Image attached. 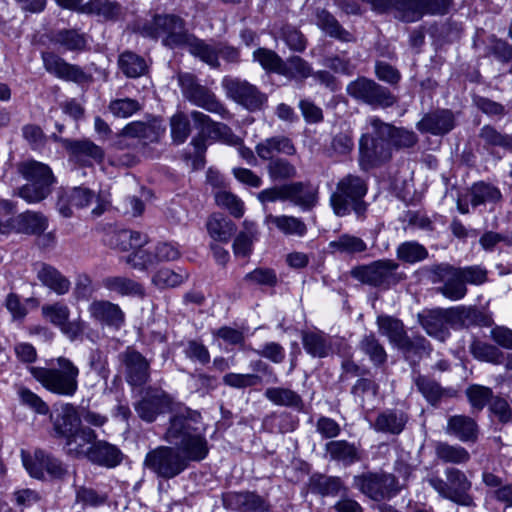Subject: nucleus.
Instances as JSON below:
<instances>
[{
    "label": "nucleus",
    "mask_w": 512,
    "mask_h": 512,
    "mask_svg": "<svg viewBox=\"0 0 512 512\" xmlns=\"http://www.w3.org/2000/svg\"><path fill=\"white\" fill-rule=\"evenodd\" d=\"M370 130L359 140L361 161L378 166L391 160L393 150H409L419 141L417 134L404 127H397L378 117L368 120Z\"/></svg>",
    "instance_id": "1"
},
{
    "label": "nucleus",
    "mask_w": 512,
    "mask_h": 512,
    "mask_svg": "<svg viewBox=\"0 0 512 512\" xmlns=\"http://www.w3.org/2000/svg\"><path fill=\"white\" fill-rule=\"evenodd\" d=\"M199 415L190 409H183L170 418L163 439L175 446L185 457L186 466L190 461H201L208 455L209 447L206 438L194 427Z\"/></svg>",
    "instance_id": "2"
},
{
    "label": "nucleus",
    "mask_w": 512,
    "mask_h": 512,
    "mask_svg": "<svg viewBox=\"0 0 512 512\" xmlns=\"http://www.w3.org/2000/svg\"><path fill=\"white\" fill-rule=\"evenodd\" d=\"M368 192L367 182L360 176L347 174L336 184L330 196V205L335 215L344 217L354 213L358 220H364L369 204L364 200Z\"/></svg>",
    "instance_id": "3"
},
{
    "label": "nucleus",
    "mask_w": 512,
    "mask_h": 512,
    "mask_svg": "<svg viewBox=\"0 0 512 512\" xmlns=\"http://www.w3.org/2000/svg\"><path fill=\"white\" fill-rule=\"evenodd\" d=\"M57 367H29V372L46 390L73 397L78 390L79 368L69 359L60 356L55 359Z\"/></svg>",
    "instance_id": "4"
},
{
    "label": "nucleus",
    "mask_w": 512,
    "mask_h": 512,
    "mask_svg": "<svg viewBox=\"0 0 512 512\" xmlns=\"http://www.w3.org/2000/svg\"><path fill=\"white\" fill-rule=\"evenodd\" d=\"M378 12L393 11L394 17L402 22L419 21L424 15H444L452 0H362Z\"/></svg>",
    "instance_id": "5"
},
{
    "label": "nucleus",
    "mask_w": 512,
    "mask_h": 512,
    "mask_svg": "<svg viewBox=\"0 0 512 512\" xmlns=\"http://www.w3.org/2000/svg\"><path fill=\"white\" fill-rule=\"evenodd\" d=\"M140 32L154 39L162 37L163 45L171 49L184 48L192 36L184 19L174 14L155 15L142 25Z\"/></svg>",
    "instance_id": "6"
},
{
    "label": "nucleus",
    "mask_w": 512,
    "mask_h": 512,
    "mask_svg": "<svg viewBox=\"0 0 512 512\" xmlns=\"http://www.w3.org/2000/svg\"><path fill=\"white\" fill-rule=\"evenodd\" d=\"M444 475L445 480L434 476L427 481L441 497L461 506H475L473 496L470 494L472 482L467 475L455 467H447Z\"/></svg>",
    "instance_id": "7"
},
{
    "label": "nucleus",
    "mask_w": 512,
    "mask_h": 512,
    "mask_svg": "<svg viewBox=\"0 0 512 512\" xmlns=\"http://www.w3.org/2000/svg\"><path fill=\"white\" fill-rule=\"evenodd\" d=\"M399 264L390 259L374 261L368 265L354 267L351 276L363 284L388 290L403 280L398 273Z\"/></svg>",
    "instance_id": "8"
},
{
    "label": "nucleus",
    "mask_w": 512,
    "mask_h": 512,
    "mask_svg": "<svg viewBox=\"0 0 512 512\" xmlns=\"http://www.w3.org/2000/svg\"><path fill=\"white\" fill-rule=\"evenodd\" d=\"M178 84L185 99L193 105L218 114L223 119L230 117L229 111L217 99L216 95L208 87L201 85L197 77L191 73H179Z\"/></svg>",
    "instance_id": "9"
},
{
    "label": "nucleus",
    "mask_w": 512,
    "mask_h": 512,
    "mask_svg": "<svg viewBox=\"0 0 512 512\" xmlns=\"http://www.w3.org/2000/svg\"><path fill=\"white\" fill-rule=\"evenodd\" d=\"M354 486L374 501L391 499L402 489L395 475L386 472H367L353 479Z\"/></svg>",
    "instance_id": "10"
},
{
    "label": "nucleus",
    "mask_w": 512,
    "mask_h": 512,
    "mask_svg": "<svg viewBox=\"0 0 512 512\" xmlns=\"http://www.w3.org/2000/svg\"><path fill=\"white\" fill-rule=\"evenodd\" d=\"M144 466L163 479H172L186 468L185 457L175 447L159 446L149 451L144 459Z\"/></svg>",
    "instance_id": "11"
},
{
    "label": "nucleus",
    "mask_w": 512,
    "mask_h": 512,
    "mask_svg": "<svg viewBox=\"0 0 512 512\" xmlns=\"http://www.w3.org/2000/svg\"><path fill=\"white\" fill-rule=\"evenodd\" d=\"M432 283L443 285L436 288V291L451 301L463 299L467 294V287L464 285L456 267L449 263L432 264L425 268Z\"/></svg>",
    "instance_id": "12"
},
{
    "label": "nucleus",
    "mask_w": 512,
    "mask_h": 512,
    "mask_svg": "<svg viewBox=\"0 0 512 512\" xmlns=\"http://www.w3.org/2000/svg\"><path fill=\"white\" fill-rule=\"evenodd\" d=\"M346 90L352 98L372 107L388 108L396 103V97L388 88L365 77L350 82Z\"/></svg>",
    "instance_id": "13"
},
{
    "label": "nucleus",
    "mask_w": 512,
    "mask_h": 512,
    "mask_svg": "<svg viewBox=\"0 0 512 512\" xmlns=\"http://www.w3.org/2000/svg\"><path fill=\"white\" fill-rule=\"evenodd\" d=\"M227 98L245 107L249 111L261 109L267 97L255 85L247 80L226 76L221 82Z\"/></svg>",
    "instance_id": "14"
},
{
    "label": "nucleus",
    "mask_w": 512,
    "mask_h": 512,
    "mask_svg": "<svg viewBox=\"0 0 512 512\" xmlns=\"http://www.w3.org/2000/svg\"><path fill=\"white\" fill-rule=\"evenodd\" d=\"M48 224L49 220L43 213L28 210L7 221L0 219V232L7 234L14 231L26 235H40L46 231Z\"/></svg>",
    "instance_id": "15"
},
{
    "label": "nucleus",
    "mask_w": 512,
    "mask_h": 512,
    "mask_svg": "<svg viewBox=\"0 0 512 512\" xmlns=\"http://www.w3.org/2000/svg\"><path fill=\"white\" fill-rule=\"evenodd\" d=\"M125 368V378L131 386H142L150 377L149 361L134 348L128 347L118 355Z\"/></svg>",
    "instance_id": "16"
},
{
    "label": "nucleus",
    "mask_w": 512,
    "mask_h": 512,
    "mask_svg": "<svg viewBox=\"0 0 512 512\" xmlns=\"http://www.w3.org/2000/svg\"><path fill=\"white\" fill-rule=\"evenodd\" d=\"M191 118L195 127L200 130V133L207 136V138L215 141H221L230 146H237L241 144L243 139L232 131V129L224 123L213 121L208 115L200 111H192Z\"/></svg>",
    "instance_id": "17"
},
{
    "label": "nucleus",
    "mask_w": 512,
    "mask_h": 512,
    "mask_svg": "<svg viewBox=\"0 0 512 512\" xmlns=\"http://www.w3.org/2000/svg\"><path fill=\"white\" fill-rule=\"evenodd\" d=\"M191 118L195 127L200 130V133L207 136V138L215 141H221L230 146H237L241 144L243 139L232 131V129L224 123L213 121L208 115L200 111H192Z\"/></svg>",
    "instance_id": "18"
},
{
    "label": "nucleus",
    "mask_w": 512,
    "mask_h": 512,
    "mask_svg": "<svg viewBox=\"0 0 512 512\" xmlns=\"http://www.w3.org/2000/svg\"><path fill=\"white\" fill-rule=\"evenodd\" d=\"M41 58L45 70L59 79L82 84L91 78L80 66L66 62L53 52H42Z\"/></svg>",
    "instance_id": "19"
},
{
    "label": "nucleus",
    "mask_w": 512,
    "mask_h": 512,
    "mask_svg": "<svg viewBox=\"0 0 512 512\" xmlns=\"http://www.w3.org/2000/svg\"><path fill=\"white\" fill-rule=\"evenodd\" d=\"M222 501L226 509L237 512H272L269 501L255 492H228Z\"/></svg>",
    "instance_id": "20"
},
{
    "label": "nucleus",
    "mask_w": 512,
    "mask_h": 512,
    "mask_svg": "<svg viewBox=\"0 0 512 512\" xmlns=\"http://www.w3.org/2000/svg\"><path fill=\"white\" fill-rule=\"evenodd\" d=\"M418 321L429 336L439 341H445L450 335L449 328L452 323L448 308L423 310L418 314Z\"/></svg>",
    "instance_id": "21"
},
{
    "label": "nucleus",
    "mask_w": 512,
    "mask_h": 512,
    "mask_svg": "<svg viewBox=\"0 0 512 512\" xmlns=\"http://www.w3.org/2000/svg\"><path fill=\"white\" fill-rule=\"evenodd\" d=\"M170 406L171 399L165 392L149 389L141 400L135 404V411L142 420L151 423L155 421L159 414L170 409Z\"/></svg>",
    "instance_id": "22"
},
{
    "label": "nucleus",
    "mask_w": 512,
    "mask_h": 512,
    "mask_svg": "<svg viewBox=\"0 0 512 512\" xmlns=\"http://www.w3.org/2000/svg\"><path fill=\"white\" fill-rule=\"evenodd\" d=\"M24 465L29 474L37 479L44 478V471L53 479H62L67 473L65 466L58 458L43 450L35 451L34 460H24Z\"/></svg>",
    "instance_id": "23"
},
{
    "label": "nucleus",
    "mask_w": 512,
    "mask_h": 512,
    "mask_svg": "<svg viewBox=\"0 0 512 512\" xmlns=\"http://www.w3.org/2000/svg\"><path fill=\"white\" fill-rule=\"evenodd\" d=\"M456 118L449 109H436L426 113L416 124L421 133H429L435 136H444L454 129Z\"/></svg>",
    "instance_id": "24"
},
{
    "label": "nucleus",
    "mask_w": 512,
    "mask_h": 512,
    "mask_svg": "<svg viewBox=\"0 0 512 512\" xmlns=\"http://www.w3.org/2000/svg\"><path fill=\"white\" fill-rule=\"evenodd\" d=\"M88 312L96 322L119 330L125 323V313L118 304L108 300H94L88 307Z\"/></svg>",
    "instance_id": "25"
},
{
    "label": "nucleus",
    "mask_w": 512,
    "mask_h": 512,
    "mask_svg": "<svg viewBox=\"0 0 512 512\" xmlns=\"http://www.w3.org/2000/svg\"><path fill=\"white\" fill-rule=\"evenodd\" d=\"M409 421L408 413L399 408H388L378 413L372 428L379 433L401 434Z\"/></svg>",
    "instance_id": "26"
},
{
    "label": "nucleus",
    "mask_w": 512,
    "mask_h": 512,
    "mask_svg": "<svg viewBox=\"0 0 512 512\" xmlns=\"http://www.w3.org/2000/svg\"><path fill=\"white\" fill-rule=\"evenodd\" d=\"M123 457V453L116 445L96 439L92 446H89L87 459L93 464L114 468L122 462Z\"/></svg>",
    "instance_id": "27"
},
{
    "label": "nucleus",
    "mask_w": 512,
    "mask_h": 512,
    "mask_svg": "<svg viewBox=\"0 0 512 512\" xmlns=\"http://www.w3.org/2000/svg\"><path fill=\"white\" fill-rule=\"evenodd\" d=\"M257 156L263 161L275 159V155L284 154L292 156L296 153L293 141L284 135H276L266 138L255 146Z\"/></svg>",
    "instance_id": "28"
},
{
    "label": "nucleus",
    "mask_w": 512,
    "mask_h": 512,
    "mask_svg": "<svg viewBox=\"0 0 512 512\" xmlns=\"http://www.w3.org/2000/svg\"><path fill=\"white\" fill-rule=\"evenodd\" d=\"M96 432L89 427L80 426L71 435L65 437L64 449L67 455L74 458H87L89 453V446L96 441Z\"/></svg>",
    "instance_id": "29"
},
{
    "label": "nucleus",
    "mask_w": 512,
    "mask_h": 512,
    "mask_svg": "<svg viewBox=\"0 0 512 512\" xmlns=\"http://www.w3.org/2000/svg\"><path fill=\"white\" fill-rule=\"evenodd\" d=\"M102 286L107 291L122 297L143 299L146 296L145 288L140 282L123 275H113L103 278Z\"/></svg>",
    "instance_id": "30"
},
{
    "label": "nucleus",
    "mask_w": 512,
    "mask_h": 512,
    "mask_svg": "<svg viewBox=\"0 0 512 512\" xmlns=\"http://www.w3.org/2000/svg\"><path fill=\"white\" fill-rule=\"evenodd\" d=\"M53 430L56 437L65 438L81 426V418L74 405L66 403L56 411Z\"/></svg>",
    "instance_id": "31"
},
{
    "label": "nucleus",
    "mask_w": 512,
    "mask_h": 512,
    "mask_svg": "<svg viewBox=\"0 0 512 512\" xmlns=\"http://www.w3.org/2000/svg\"><path fill=\"white\" fill-rule=\"evenodd\" d=\"M285 201H290L302 210H311L317 203V190L303 182L284 185Z\"/></svg>",
    "instance_id": "32"
},
{
    "label": "nucleus",
    "mask_w": 512,
    "mask_h": 512,
    "mask_svg": "<svg viewBox=\"0 0 512 512\" xmlns=\"http://www.w3.org/2000/svg\"><path fill=\"white\" fill-rule=\"evenodd\" d=\"M325 451L331 461L350 466L361 460L359 448L346 440H332L325 444Z\"/></svg>",
    "instance_id": "33"
},
{
    "label": "nucleus",
    "mask_w": 512,
    "mask_h": 512,
    "mask_svg": "<svg viewBox=\"0 0 512 512\" xmlns=\"http://www.w3.org/2000/svg\"><path fill=\"white\" fill-rule=\"evenodd\" d=\"M446 433L456 437L462 442H476L478 426L476 422L465 415H454L447 421Z\"/></svg>",
    "instance_id": "34"
},
{
    "label": "nucleus",
    "mask_w": 512,
    "mask_h": 512,
    "mask_svg": "<svg viewBox=\"0 0 512 512\" xmlns=\"http://www.w3.org/2000/svg\"><path fill=\"white\" fill-rule=\"evenodd\" d=\"M17 169L29 183L45 185L51 188L55 181L51 168L35 160L21 162L18 164Z\"/></svg>",
    "instance_id": "35"
},
{
    "label": "nucleus",
    "mask_w": 512,
    "mask_h": 512,
    "mask_svg": "<svg viewBox=\"0 0 512 512\" xmlns=\"http://www.w3.org/2000/svg\"><path fill=\"white\" fill-rule=\"evenodd\" d=\"M38 280L57 295L66 294L71 286L67 277H65L58 269L46 264L40 263L37 269Z\"/></svg>",
    "instance_id": "36"
},
{
    "label": "nucleus",
    "mask_w": 512,
    "mask_h": 512,
    "mask_svg": "<svg viewBox=\"0 0 512 512\" xmlns=\"http://www.w3.org/2000/svg\"><path fill=\"white\" fill-rule=\"evenodd\" d=\"M413 383L419 393L432 406H437L444 397L451 396L450 390L443 388L435 379L422 374L413 377Z\"/></svg>",
    "instance_id": "37"
},
{
    "label": "nucleus",
    "mask_w": 512,
    "mask_h": 512,
    "mask_svg": "<svg viewBox=\"0 0 512 512\" xmlns=\"http://www.w3.org/2000/svg\"><path fill=\"white\" fill-rule=\"evenodd\" d=\"M265 398L276 406L302 411L304 401L299 393L282 386L269 387L264 392Z\"/></svg>",
    "instance_id": "38"
},
{
    "label": "nucleus",
    "mask_w": 512,
    "mask_h": 512,
    "mask_svg": "<svg viewBox=\"0 0 512 512\" xmlns=\"http://www.w3.org/2000/svg\"><path fill=\"white\" fill-rule=\"evenodd\" d=\"M81 13L116 21L123 15V8L117 1L89 0L81 7Z\"/></svg>",
    "instance_id": "39"
},
{
    "label": "nucleus",
    "mask_w": 512,
    "mask_h": 512,
    "mask_svg": "<svg viewBox=\"0 0 512 512\" xmlns=\"http://www.w3.org/2000/svg\"><path fill=\"white\" fill-rule=\"evenodd\" d=\"M316 24L323 32L332 38L342 42H351L354 40L353 35L342 27L334 15L325 9H318L316 11Z\"/></svg>",
    "instance_id": "40"
},
{
    "label": "nucleus",
    "mask_w": 512,
    "mask_h": 512,
    "mask_svg": "<svg viewBox=\"0 0 512 512\" xmlns=\"http://www.w3.org/2000/svg\"><path fill=\"white\" fill-rule=\"evenodd\" d=\"M264 222L267 225L275 226L285 235L302 237L307 233L306 224L300 218L294 216L268 214Z\"/></svg>",
    "instance_id": "41"
},
{
    "label": "nucleus",
    "mask_w": 512,
    "mask_h": 512,
    "mask_svg": "<svg viewBox=\"0 0 512 512\" xmlns=\"http://www.w3.org/2000/svg\"><path fill=\"white\" fill-rule=\"evenodd\" d=\"M62 146L77 158L89 157L97 162L104 159V151L101 147L88 139L71 140L61 139Z\"/></svg>",
    "instance_id": "42"
},
{
    "label": "nucleus",
    "mask_w": 512,
    "mask_h": 512,
    "mask_svg": "<svg viewBox=\"0 0 512 512\" xmlns=\"http://www.w3.org/2000/svg\"><path fill=\"white\" fill-rule=\"evenodd\" d=\"M206 227L213 240L224 243H227L236 232L235 223L221 214L211 215Z\"/></svg>",
    "instance_id": "43"
},
{
    "label": "nucleus",
    "mask_w": 512,
    "mask_h": 512,
    "mask_svg": "<svg viewBox=\"0 0 512 512\" xmlns=\"http://www.w3.org/2000/svg\"><path fill=\"white\" fill-rule=\"evenodd\" d=\"M379 332L386 336L390 343L398 347L407 336L404 324L401 320L388 315H380L376 320Z\"/></svg>",
    "instance_id": "44"
},
{
    "label": "nucleus",
    "mask_w": 512,
    "mask_h": 512,
    "mask_svg": "<svg viewBox=\"0 0 512 512\" xmlns=\"http://www.w3.org/2000/svg\"><path fill=\"white\" fill-rule=\"evenodd\" d=\"M184 48L209 66L213 68L219 66L217 45L208 44L192 34Z\"/></svg>",
    "instance_id": "45"
},
{
    "label": "nucleus",
    "mask_w": 512,
    "mask_h": 512,
    "mask_svg": "<svg viewBox=\"0 0 512 512\" xmlns=\"http://www.w3.org/2000/svg\"><path fill=\"white\" fill-rule=\"evenodd\" d=\"M448 309L452 327H469L485 323V315L476 307L458 306Z\"/></svg>",
    "instance_id": "46"
},
{
    "label": "nucleus",
    "mask_w": 512,
    "mask_h": 512,
    "mask_svg": "<svg viewBox=\"0 0 512 512\" xmlns=\"http://www.w3.org/2000/svg\"><path fill=\"white\" fill-rule=\"evenodd\" d=\"M310 488L312 492L322 496H336L341 492L347 494V488L339 477L323 474H316L311 477Z\"/></svg>",
    "instance_id": "47"
},
{
    "label": "nucleus",
    "mask_w": 512,
    "mask_h": 512,
    "mask_svg": "<svg viewBox=\"0 0 512 512\" xmlns=\"http://www.w3.org/2000/svg\"><path fill=\"white\" fill-rule=\"evenodd\" d=\"M259 232L257 225L245 220L243 222V230L236 236L233 243V251L236 256L247 257L252 252L255 241L258 240Z\"/></svg>",
    "instance_id": "48"
},
{
    "label": "nucleus",
    "mask_w": 512,
    "mask_h": 512,
    "mask_svg": "<svg viewBox=\"0 0 512 512\" xmlns=\"http://www.w3.org/2000/svg\"><path fill=\"white\" fill-rule=\"evenodd\" d=\"M357 348L366 355L376 367L382 366L387 361L385 348L374 333L365 334L359 341Z\"/></svg>",
    "instance_id": "49"
},
{
    "label": "nucleus",
    "mask_w": 512,
    "mask_h": 512,
    "mask_svg": "<svg viewBox=\"0 0 512 512\" xmlns=\"http://www.w3.org/2000/svg\"><path fill=\"white\" fill-rule=\"evenodd\" d=\"M302 344L305 351L312 357L324 358L331 349V343L323 332H302Z\"/></svg>",
    "instance_id": "50"
},
{
    "label": "nucleus",
    "mask_w": 512,
    "mask_h": 512,
    "mask_svg": "<svg viewBox=\"0 0 512 512\" xmlns=\"http://www.w3.org/2000/svg\"><path fill=\"white\" fill-rule=\"evenodd\" d=\"M435 455L443 463L454 465L466 464L470 460V454L464 447L447 442L435 444Z\"/></svg>",
    "instance_id": "51"
},
{
    "label": "nucleus",
    "mask_w": 512,
    "mask_h": 512,
    "mask_svg": "<svg viewBox=\"0 0 512 512\" xmlns=\"http://www.w3.org/2000/svg\"><path fill=\"white\" fill-rule=\"evenodd\" d=\"M471 205L477 207L487 203H497L502 199L501 191L493 184L479 181L470 188Z\"/></svg>",
    "instance_id": "52"
},
{
    "label": "nucleus",
    "mask_w": 512,
    "mask_h": 512,
    "mask_svg": "<svg viewBox=\"0 0 512 512\" xmlns=\"http://www.w3.org/2000/svg\"><path fill=\"white\" fill-rule=\"evenodd\" d=\"M118 66L122 73L128 78H138L143 76L148 70L146 60L131 51H125L120 54Z\"/></svg>",
    "instance_id": "53"
},
{
    "label": "nucleus",
    "mask_w": 512,
    "mask_h": 512,
    "mask_svg": "<svg viewBox=\"0 0 512 512\" xmlns=\"http://www.w3.org/2000/svg\"><path fill=\"white\" fill-rule=\"evenodd\" d=\"M162 132L159 127L140 121L131 122L122 130L124 136L139 138L144 144L157 142Z\"/></svg>",
    "instance_id": "54"
},
{
    "label": "nucleus",
    "mask_w": 512,
    "mask_h": 512,
    "mask_svg": "<svg viewBox=\"0 0 512 512\" xmlns=\"http://www.w3.org/2000/svg\"><path fill=\"white\" fill-rule=\"evenodd\" d=\"M51 41L68 51H83L87 44L85 35L75 29L58 30L52 35Z\"/></svg>",
    "instance_id": "55"
},
{
    "label": "nucleus",
    "mask_w": 512,
    "mask_h": 512,
    "mask_svg": "<svg viewBox=\"0 0 512 512\" xmlns=\"http://www.w3.org/2000/svg\"><path fill=\"white\" fill-rule=\"evenodd\" d=\"M379 392L378 383L370 377L364 376L358 378L351 387V395L362 408L367 401L374 400Z\"/></svg>",
    "instance_id": "56"
},
{
    "label": "nucleus",
    "mask_w": 512,
    "mask_h": 512,
    "mask_svg": "<svg viewBox=\"0 0 512 512\" xmlns=\"http://www.w3.org/2000/svg\"><path fill=\"white\" fill-rule=\"evenodd\" d=\"M311 65L300 56H291L283 60L280 75L294 80H304L312 75Z\"/></svg>",
    "instance_id": "57"
},
{
    "label": "nucleus",
    "mask_w": 512,
    "mask_h": 512,
    "mask_svg": "<svg viewBox=\"0 0 512 512\" xmlns=\"http://www.w3.org/2000/svg\"><path fill=\"white\" fill-rule=\"evenodd\" d=\"M267 172L272 181L289 180L297 175L296 167L287 159L280 157L269 161Z\"/></svg>",
    "instance_id": "58"
},
{
    "label": "nucleus",
    "mask_w": 512,
    "mask_h": 512,
    "mask_svg": "<svg viewBox=\"0 0 512 512\" xmlns=\"http://www.w3.org/2000/svg\"><path fill=\"white\" fill-rule=\"evenodd\" d=\"M397 257L405 263L414 264L425 260L428 257V251L416 241H407L398 246Z\"/></svg>",
    "instance_id": "59"
},
{
    "label": "nucleus",
    "mask_w": 512,
    "mask_h": 512,
    "mask_svg": "<svg viewBox=\"0 0 512 512\" xmlns=\"http://www.w3.org/2000/svg\"><path fill=\"white\" fill-rule=\"evenodd\" d=\"M87 363L90 371L96 373V375L104 381L105 385H107L111 372L109 368L108 354L99 348L92 349L88 354Z\"/></svg>",
    "instance_id": "60"
},
{
    "label": "nucleus",
    "mask_w": 512,
    "mask_h": 512,
    "mask_svg": "<svg viewBox=\"0 0 512 512\" xmlns=\"http://www.w3.org/2000/svg\"><path fill=\"white\" fill-rule=\"evenodd\" d=\"M479 137L488 146L501 147L512 152V136L499 132L491 125H484L480 129Z\"/></svg>",
    "instance_id": "61"
},
{
    "label": "nucleus",
    "mask_w": 512,
    "mask_h": 512,
    "mask_svg": "<svg viewBox=\"0 0 512 512\" xmlns=\"http://www.w3.org/2000/svg\"><path fill=\"white\" fill-rule=\"evenodd\" d=\"M253 60L258 62L265 71L280 75L283 59L275 51L258 48L253 52Z\"/></svg>",
    "instance_id": "62"
},
{
    "label": "nucleus",
    "mask_w": 512,
    "mask_h": 512,
    "mask_svg": "<svg viewBox=\"0 0 512 512\" xmlns=\"http://www.w3.org/2000/svg\"><path fill=\"white\" fill-rule=\"evenodd\" d=\"M329 247L341 253H361L367 249L366 243L359 237L342 234L336 240L329 243Z\"/></svg>",
    "instance_id": "63"
},
{
    "label": "nucleus",
    "mask_w": 512,
    "mask_h": 512,
    "mask_svg": "<svg viewBox=\"0 0 512 512\" xmlns=\"http://www.w3.org/2000/svg\"><path fill=\"white\" fill-rule=\"evenodd\" d=\"M401 350L406 358L417 356L421 358L423 355L429 354L431 351L430 343L422 336L410 338L408 335L404 338L403 343L397 347Z\"/></svg>",
    "instance_id": "64"
}]
</instances>
